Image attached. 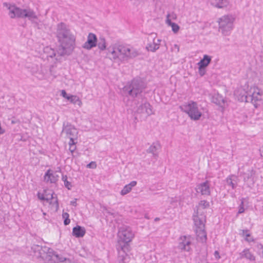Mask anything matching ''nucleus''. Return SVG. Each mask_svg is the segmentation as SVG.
I'll return each instance as SVG.
<instances>
[{"instance_id":"obj_3","label":"nucleus","mask_w":263,"mask_h":263,"mask_svg":"<svg viewBox=\"0 0 263 263\" xmlns=\"http://www.w3.org/2000/svg\"><path fill=\"white\" fill-rule=\"evenodd\" d=\"M108 54L115 62H122L136 57L138 51L133 47L115 44L108 48Z\"/></svg>"},{"instance_id":"obj_33","label":"nucleus","mask_w":263,"mask_h":263,"mask_svg":"<svg viewBox=\"0 0 263 263\" xmlns=\"http://www.w3.org/2000/svg\"><path fill=\"white\" fill-rule=\"evenodd\" d=\"M196 206L198 207V211L199 210V208L201 207L202 209H206L210 206V203L208 201L205 200H201L198 203V205Z\"/></svg>"},{"instance_id":"obj_28","label":"nucleus","mask_w":263,"mask_h":263,"mask_svg":"<svg viewBox=\"0 0 263 263\" xmlns=\"http://www.w3.org/2000/svg\"><path fill=\"white\" fill-rule=\"evenodd\" d=\"M67 100L74 104H78L79 106L82 105V103L81 101L80 100L79 98L76 96L71 95L67 98Z\"/></svg>"},{"instance_id":"obj_21","label":"nucleus","mask_w":263,"mask_h":263,"mask_svg":"<svg viewBox=\"0 0 263 263\" xmlns=\"http://www.w3.org/2000/svg\"><path fill=\"white\" fill-rule=\"evenodd\" d=\"M212 57L209 55H203V58L197 63L198 66L200 68H206L211 63Z\"/></svg>"},{"instance_id":"obj_40","label":"nucleus","mask_w":263,"mask_h":263,"mask_svg":"<svg viewBox=\"0 0 263 263\" xmlns=\"http://www.w3.org/2000/svg\"><path fill=\"white\" fill-rule=\"evenodd\" d=\"M256 248L258 250H261L262 252L263 251V245L261 243H257Z\"/></svg>"},{"instance_id":"obj_44","label":"nucleus","mask_w":263,"mask_h":263,"mask_svg":"<svg viewBox=\"0 0 263 263\" xmlns=\"http://www.w3.org/2000/svg\"><path fill=\"white\" fill-rule=\"evenodd\" d=\"M77 199H74L73 200L71 201L70 204L73 206H76L77 205Z\"/></svg>"},{"instance_id":"obj_36","label":"nucleus","mask_w":263,"mask_h":263,"mask_svg":"<svg viewBox=\"0 0 263 263\" xmlns=\"http://www.w3.org/2000/svg\"><path fill=\"white\" fill-rule=\"evenodd\" d=\"M62 217L63 219H64V225L67 226L70 223V220L69 218V215L68 213H67V212L63 213Z\"/></svg>"},{"instance_id":"obj_8","label":"nucleus","mask_w":263,"mask_h":263,"mask_svg":"<svg viewBox=\"0 0 263 263\" xmlns=\"http://www.w3.org/2000/svg\"><path fill=\"white\" fill-rule=\"evenodd\" d=\"M62 134L65 135V137L69 140L77 139L78 132L75 127L69 122H64Z\"/></svg>"},{"instance_id":"obj_22","label":"nucleus","mask_w":263,"mask_h":263,"mask_svg":"<svg viewBox=\"0 0 263 263\" xmlns=\"http://www.w3.org/2000/svg\"><path fill=\"white\" fill-rule=\"evenodd\" d=\"M255 175V171L252 168L247 170L246 172L243 173L241 176L243 177L245 182L248 181L250 179L253 180V176Z\"/></svg>"},{"instance_id":"obj_29","label":"nucleus","mask_w":263,"mask_h":263,"mask_svg":"<svg viewBox=\"0 0 263 263\" xmlns=\"http://www.w3.org/2000/svg\"><path fill=\"white\" fill-rule=\"evenodd\" d=\"M168 25L172 27V31L174 33H177L179 30L180 27L175 23L172 22L171 20L167 18L166 21Z\"/></svg>"},{"instance_id":"obj_30","label":"nucleus","mask_w":263,"mask_h":263,"mask_svg":"<svg viewBox=\"0 0 263 263\" xmlns=\"http://www.w3.org/2000/svg\"><path fill=\"white\" fill-rule=\"evenodd\" d=\"M53 195H54L53 193L51 194V195H50L49 196L45 195L44 194H42L40 193H38V194H37L38 198L40 200H46L47 202H49L50 200L53 199L54 198Z\"/></svg>"},{"instance_id":"obj_7","label":"nucleus","mask_w":263,"mask_h":263,"mask_svg":"<svg viewBox=\"0 0 263 263\" xmlns=\"http://www.w3.org/2000/svg\"><path fill=\"white\" fill-rule=\"evenodd\" d=\"M262 92L260 91L258 87H254V91L252 94L245 92V94L239 100L242 102H251L256 108L257 107L256 102L262 100Z\"/></svg>"},{"instance_id":"obj_35","label":"nucleus","mask_w":263,"mask_h":263,"mask_svg":"<svg viewBox=\"0 0 263 263\" xmlns=\"http://www.w3.org/2000/svg\"><path fill=\"white\" fill-rule=\"evenodd\" d=\"M76 143L74 142V140H69V142L68 143L69 145V149L70 151V152L71 153L72 156H73V153L76 149Z\"/></svg>"},{"instance_id":"obj_47","label":"nucleus","mask_w":263,"mask_h":263,"mask_svg":"<svg viewBox=\"0 0 263 263\" xmlns=\"http://www.w3.org/2000/svg\"><path fill=\"white\" fill-rule=\"evenodd\" d=\"M159 220H160L159 218L156 217V218H155L154 221H159Z\"/></svg>"},{"instance_id":"obj_17","label":"nucleus","mask_w":263,"mask_h":263,"mask_svg":"<svg viewBox=\"0 0 263 263\" xmlns=\"http://www.w3.org/2000/svg\"><path fill=\"white\" fill-rule=\"evenodd\" d=\"M197 240L202 243H205L207 240L206 232L205 229H196Z\"/></svg>"},{"instance_id":"obj_10","label":"nucleus","mask_w":263,"mask_h":263,"mask_svg":"<svg viewBox=\"0 0 263 263\" xmlns=\"http://www.w3.org/2000/svg\"><path fill=\"white\" fill-rule=\"evenodd\" d=\"M118 236L125 243L130 242L134 237V233L129 227L123 226L119 228Z\"/></svg>"},{"instance_id":"obj_9","label":"nucleus","mask_w":263,"mask_h":263,"mask_svg":"<svg viewBox=\"0 0 263 263\" xmlns=\"http://www.w3.org/2000/svg\"><path fill=\"white\" fill-rule=\"evenodd\" d=\"M193 220L196 227V229H205L206 216L198 212V207L195 206L194 209Z\"/></svg>"},{"instance_id":"obj_50","label":"nucleus","mask_w":263,"mask_h":263,"mask_svg":"<svg viewBox=\"0 0 263 263\" xmlns=\"http://www.w3.org/2000/svg\"><path fill=\"white\" fill-rule=\"evenodd\" d=\"M145 48L148 50V46H146Z\"/></svg>"},{"instance_id":"obj_14","label":"nucleus","mask_w":263,"mask_h":263,"mask_svg":"<svg viewBox=\"0 0 263 263\" xmlns=\"http://www.w3.org/2000/svg\"><path fill=\"white\" fill-rule=\"evenodd\" d=\"M59 176L51 170L49 169L45 173L44 180L46 183H55L58 180Z\"/></svg>"},{"instance_id":"obj_37","label":"nucleus","mask_w":263,"mask_h":263,"mask_svg":"<svg viewBox=\"0 0 263 263\" xmlns=\"http://www.w3.org/2000/svg\"><path fill=\"white\" fill-rule=\"evenodd\" d=\"M198 72L200 76H203L205 73V68H200V66H198Z\"/></svg>"},{"instance_id":"obj_24","label":"nucleus","mask_w":263,"mask_h":263,"mask_svg":"<svg viewBox=\"0 0 263 263\" xmlns=\"http://www.w3.org/2000/svg\"><path fill=\"white\" fill-rule=\"evenodd\" d=\"M137 184V182L136 181H133L130 182L129 184L124 186L123 189L121 191V194L122 195H125L128 193L132 189V187L136 186Z\"/></svg>"},{"instance_id":"obj_13","label":"nucleus","mask_w":263,"mask_h":263,"mask_svg":"<svg viewBox=\"0 0 263 263\" xmlns=\"http://www.w3.org/2000/svg\"><path fill=\"white\" fill-rule=\"evenodd\" d=\"M97 36L92 33H89L87 36V41L83 45L82 47L90 50L97 46Z\"/></svg>"},{"instance_id":"obj_42","label":"nucleus","mask_w":263,"mask_h":263,"mask_svg":"<svg viewBox=\"0 0 263 263\" xmlns=\"http://www.w3.org/2000/svg\"><path fill=\"white\" fill-rule=\"evenodd\" d=\"M61 95L64 98H66L67 99V98H68L69 97L68 96L66 92L64 90H62Z\"/></svg>"},{"instance_id":"obj_11","label":"nucleus","mask_w":263,"mask_h":263,"mask_svg":"<svg viewBox=\"0 0 263 263\" xmlns=\"http://www.w3.org/2000/svg\"><path fill=\"white\" fill-rule=\"evenodd\" d=\"M192 244L190 236H182L179 238L178 245V249L181 251L189 252L191 250Z\"/></svg>"},{"instance_id":"obj_20","label":"nucleus","mask_w":263,"mask_h":263,"mask_svg":"<svg viewBox=\"0 0 263 263\" xmlns=\"http://www.w3.org/2000/svg\"><path fill=\"white\" fill-rule=\"evenodd\" d=\"M212 102L220 107H222L225 103L223 97L219 93H215L213 96Z\"/></svg>"},{"instance_id":"obj_34","label":"nucleus","mask_w":263,"mask_h":263,"mask_svg":"<svg viewBox=\"0 0 263 263\" xmlns=\"http://www.w3.org/2000/svg\"><path fill=\"white\" fill-rule=\"evenodd\" d=\"M62 180L64 182L65 186L67 189L70 190L72 187V185L71 182L67 180V177L66 175H62Z\"/></svg>"},{"instance_id":"obj_2","label":"nucleus","mask_w":263,"mask_h":263,"mask_svg":"<svg viewBox=\"0 0 263 263\" xmlns=\"http://www.w3.org/2000/svg\"><path fill=\"white\" fill-rule=\"evenodd\" d=\"M3 6L9 10L8 14L10 18H27L35 27L41 29V25L38 21V15L33 9L30 8L23 9L8 3H3Z\"/></svg>"},{"instance_id":"obj_31","label":"nucleus","mask_w":263,"mask_h":263,"mask_svg":"<svg viewBox=\"0 0 263 263\" xmlns=\"http://www.w3.org/2000/svg\"><path fill=\"white\" fill-rule=\"evenodd\" d=\"M97 45L101 50H104L106 48V41L104 37H100L99 42L97 43Z\"/></svg>"},{"instance_id":"obj_39","label":"nucleus","mask_w":263,"mask_h":263,"mask_svg":"<svg viewBox=\"0 0 263 263\" xmlns=\"http://www.w3.org/2000/svg\"><path fill=\"white\" fill-rule=\"evenodd\" d=\"M97 167V164L95 162L92 161L87 165V168H95Z\"/></svg>"},{"instance_id":"obj_51","label":"nucleus","mask_w":263,"mask_h":263,"mask_svg":"<svg viewBox=\"0 0 263 263\" xmlns=\"http://www.w3.org/2000/svg\"><path fill=\"white\" fill-rule=\"evenodd\" d=\"M145 217L146 218H148V217H147L146 215H145Z\"/></svg>"},{"instance_id":"obj_43","label":"nucleus","mask_w":263,"mask_h":263,"mask_svg":"<svg viewBox=\"0 0 263 263\" xmlns=\"http://www.w3.org/2000/svg\"><path fill=\"white\" fill-rule=\"evenodd\" d=\"M214 256L216 259H219L220 258V256L218 251H215L214 253Z\"/></svg>"},{"instance_id":"obj_15","label":"nucleus","mask_w":263,"mask_h":263,"mask_svg":"<svg viewBox=\"0 0 263 263\" xmlns=\"http://www.w3.org/2000/svg\"><path fill=\"white\" fill-rule=\"evenodd\" d=\"M161 145L159 141L154 142L149 147V153H151L153 156L154 162L157 160L158 154L161 150Z\"/></svg>"},{"instance_id":"obj_25","label":"nucleus","mask_w":263,"mask_h":263,"mask_svg":"<svg viewBox=\"0 0 263 263\" xmlns=\"http://www.w3.org/2000/svg\"><path fill=\"white\" fill-rule=\"evenodd\" d=\"M216 3L213 4V5L217 8H226L229 5L228 0H215Z\"/></svg>"},{"instance_id":"obj_18","label":"nucleus","mask_w":263,"mask_h":263,"mask_svg":"<svg viewBox=\"0 0 263 263\" xmlns=\"http://www.w3.org/2000/svg\"><path fill=\"white\" fill-rule=\"evenodd\" d=\"M239 235L244 237L245 240L249 243L255 242V239L251 236L250 230L248 229L240 230Z\"/></svg>"},{"instance_id":"obj_23","label":"nucleus","mask_w":263,"mask_h":263,"mask_svg":"<svg viewBox=\"0 0 263 263\" xmlns=\"http://www.w3.org/2000/svg\"><path fill=\"white\" fill-rule=\"evenodd\" d=\"M233 178H236V177L233 175H229L226 178V182L228 186H231L233 190H234L237 187V183Z\"/></svg>"},{"instance_id":"obj_12","label":"nucleus","mask_w":263,"mask_h":263,"mask_svg":"<svg viewBox=\"0 0 263 263\" xmlns=\"http://www.w3.org/2000/svg\"><path fill=\"white\" fill-rule=\"evenodd\" d=\"M196 191L202 195L209 196L211 195L210 181L206 180L198 184L195 188Z\"/></svg>"},{"instance_id":"obj_38","label":"nucleus","mask_w":263,"mask_h":263,"mask_svg":"<svg viewBox=\"0 0 263 263\" xmlns=\"http://www.w3.org/2000/svg\"><path fill=\"white\" fill-rule=\"evenodd\" d=\"M127 249V246L125 244H124L123 246L119 247V248H118L119 253L120 254H121V251H122L124 253H125V249Z\"/></svg>"},{"instance_id":"obj_49","label":"nucleus","mask_w":263,"mask_h":263,"mask_svg":"<svg viewBox=\"0 0 263 263\" xmlns=\"http://www.w3.org/2000/svg\"><path fill=\"white\" fill-rule=\"evenodd\" d=\"M148 106H149V109H151V106L149 104Z\"/></svg>"},{"instance_id":"obj_6","label":"nucleus","mask_w":263,"mask_h":263,"mask_svg":"<svg viewBox=\"0 0 263 263\" xmlns=\"http://www.w3.org/2000/svg\"><path fill=\"white\" fill-rule=\"evenodd\" d=\"M181 111L187 114L191 120L197 121L202 116L196 102L190 101L187 104L180 106Z\"/></svg>"},{"instance_id":"obj_19","label":"nucleus","mask_w":263,"mask_h":263,"mask_svg":"<svg viewBox=\"0 0 263 263\" xmlns=\"http://www.w3.org/2000/svg\"><path fill=\"white\" fill-rule=\"evenodd\" d=\"M85 233L86 230L85 228L80 226H77L72 229V235L77 238L83 237Z\"/></svg>"},{"instance_id":"obj_46","label":"nucleus","mask_w":263,"mask_h":263,"mask_svg":"<svg viewBox=\"0 0 263 263\" xmlns=\"http://www.w3.org/2000/svg\"><path fill=\"white\" fill-rule=\"evenodd\" d=\"M244 200L245 198H243L241 199V203L239 205V206L244 207Z\"/></svg>"},{"instance_id":"obj_4","label":"nucleus","mask_w":263,"mask_h":263,"mask_svg":"<svg viewBox=\"0 0 263 263\" xmlns=\"http://www.w3.org/2000/svg\"><path fill=\"white\" fill-rule=\"evenodd\" d=\"M235 17L232 14H226L218 19V31L223 36H229L234 28Z\"/></svg>"},{"instance_id":"obj_16","label":"nucleus","mask_w":263,"mask_h":263,"mask_svg":"<svg viewBox=\"0 0 263 263\" xmlns=\"http://www.w3.org/2000/svg\"><path fill=\"white\" fill-rule=\"evenodd\" d=\"M239 257L237 259H242L245 258L250 261H255L256 257L253 253H252L250 249L248 248L245 249L242 252L239 253Z\"/></svg>"},{"instance_id":"obj_26","label":"nucleus","mask_w":263,"mask_h":263,"mask_svg":"<svg viewBox=\"0 0 263 263\" xmlns=\"http://www.w3.org/2000/svg\"><path fill=\"white\" fill-rule=\"evenodd\" d=\"M161 42V40L157 39L156 40L155 39H154L153 44L152 45L149 44V51H151L152 52L156 51L157 49H158L160 47V43Z\"/></svg>"},{"instance_id":"obj_5","label":"nucleus","mask_w":263,"mask_h":263,"mask_svg":"<svg viewBox=\"0 0 263 263\" xmlns=\"http://www.w3.org/2000/svg\"><path fill=\"white\" fill-rule=\"evenodd\" d=\"M145 88V85L142 81L134 79L129 84L125 86L123 88V91L125 94H127L133 98L137 97L138 96L142 97V93Z\"/></svg>"},{"instance_id":"obj_1","label":"nucleus","mask_w":263,"mask_h":263,"mask_svg":"<svg viewBox=\"0 0 263 263\" xmlns=\"http://www.w3.org/2000/svg\"><path fill=\"white\" fill-rule=\"evenodd\" d=\"M56 36L60 43L58 56L70 55L74 48L76 39L66 24L61 22L57 25Z\"/></svg>"},{"instance_id":"obj_45","label":"nucleus","mask_w":263,"mask_h":263,"mask_svg":"<svg viewBox=\"0 0 263 263\" xmlns=\"http://www.w3.org/2000/svg\"><path fill=\"white\" fill-rule=\"evenodd\" d=\"M119 263H124V259L125 258L123 256V255H121V256H119Z\"/></svg>"},{"instance_id":"obj_41","label":"nucleus","mask_w":263,"mask_h":263,"mask_svg":"<svg viewBox=\"0 0 263 263\" xmlns=\"http://www.w3.org/2000/svg\"><path fill=\"white\" fill-rule=\"evenodd\" d=\"M245 212V208L244 207L242 206H238V211L237 212V214H240Z\"/></svg>"},{"instance_id":"obj_32","label":"nucleus","mask_w":263,"mask_h":263,"mask_svg":"<svg viewBox=\"0 0 263 263\" xmlns=\"http://www.w3.org/2000/svg\"><path fill=\"white\" fill-rule=\"evenodd\" d=\"M54 255L56 257L57 259L61 262L71 263V260L69 258L57 254H54Z\"/></svg>"},{"instance_id":"obj_27","label":"nucleus","mask_w":263,"mask_h":263,"mask_svg":"<svg viewBox=\"0 0 263 263\" xmlns=\"http://www.w3.org/2000/svg\"><path fill=\"white\" fill-rule=\"evenodd\" d=\"M44 52L45 54H46V57L47 58H53V57H55L57 55L55 50L49 47H45L44 49Z\"/></svg>"},{"instance_id":"obj_48","label":"nucleus","mask_w":263,"mask_h":263,"mask_svg":"<svg viewBox=\"0 0 263 263\" xmlns=\"http://www.w3.org/2000/svg\"><path fill=\"white\" fill-rule=\"evenodd\" d=\"M55 203H57V206H58V199L56 198L55 199Z\"/></svg>"}]
</instances>
